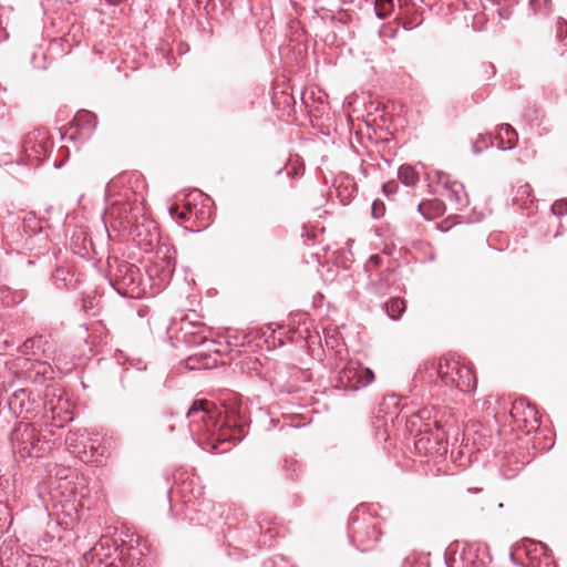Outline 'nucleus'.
Instances as JSON below:
<instances>
[{
  "label": "nucleus",
  "instance_id": "obj_1",
  "mask_svg": "<svg viewBox=\"0 0 567 567\" xmlns=\"http://www.w3.org/2000/svg\"><path fill=\"white\" fill-rule=\"evenodd\" d=\"M186 419L192 437L216 452H225L226 449H220V445L240 442L247 435L246 426L237 424L235 416H223L206 400H195L187 410Z\"/></svg>",
  "mask_w": 567,
  "mask_h": 567
},
{
  "label": "nucleus",
  "instance_id": "obj_2",
  "mask_svg": "<svg viewBox=\"0 0 567 567\" xmlns=\"http://www.w3.org/2000/svg\"><path fill=\"white\" fill-rule=\"evenodd\" d=\"M348 534L351 543L361 551L372 549L381 537L379 522L360 509L351 513L348 523Z\"/></svg>",
  "mask_w": 567,
  "mask_h": 567
},
{
  "label": "nucleus",
  "instance_id": "obj_3",
  "mask_svg": "<svg viewBox=\"0 0 567 567\" xmlns=\"http://www.w3.org/2000/svg\"><path fill=\"white\" fill-rule=\"evenodd\" d=\"M12 449L21 457H40L49 449L48 441H42L37 429L31 423L20 422L10 435Z\"/></svg>",
  "mask_w": 567,
  "mask_h": 567
},
{
  "label": "nucleus",
  "instance_id": "obj_4",
  "mask_svg": "<svg viewBox=\"0 0 567 567\" xmlns=\"http://www.w3.org/2000/svg\"><path fill=\"white\" fill-rule=\"evenodd\" d=\"M53 141L45 128H35L24 135L20 161L25 165L38 167L50 156Z\"/></svg>",
  "mask_w": 567,
  "mask_h": 567
},
{
  "label": "nucleus",
  "instance_id": "obj_5",
  "mask_svg": "<svg viewBox=\"0 0 567 567\" xmlns=\"http://www.w3.org/2000/svg\"><path fill=\"white\" fill-rule=\"evenodd\" d=\"M109 278L114 289L123 295H133L141 281L140 269L125 260L117 257L109 258Z\"/></svg>",
  "mask_w": 567,
  "mask_h": 567
},
{
  "label": "nucleus",
  "instance_id": "obj_6",
  "mask_svg": "<svg viewBox=\"0 0 567 567\" xmlns=\"http://www.w3.org/2000/svg\"><path fill=\"white\" fill-rule=\"evenodd\" d=\"M374 380L371 369L363 367L358 361H348L337 372L334 386L343 391H358L369 385Z\"/></svg>",
  "mask_w": 567,
  "mask_h": 567
},
{
  "label": "nucleus",
  "instance_id": "obj_7",
  "mask_svg": "<svg viewBox=\"0 0 567 567\" xmlns=\"http://www.w3.org/2000/svg\"><path fill=\"white\" fill-rule=\"evenodd\" d=\"M106 218L116 230L130 233L141 219L140 208L133 207L128 202L116 200L106 209Z\"/></svg>",
  "mask_w": 567,
  "mask_h": 567
},
{
  "label": "nucleus",
  "instance_id": "obj_8",
  "mask_svg": "<svg viewBox=\"0 0 567 567\" xmlns=\"http://www.w3.org/2000/svg\"><path fill=\"white\" fill-rule=\"evenodd\" d=\"M132 235L141 249L152 250L159 243V233L153 220L146 219L141 215V219L133 226L128 233Z\"/></svg>",
  "mask_w": 567,
  "mask_h": 567
},
{
  "label": "nucleus",
  "instance_id": "obj_9",
  "mask_svg": "<svg viewBox=\"0 0 567 567\" xmlns=\"http://www.w3.org/2000/svg\"><path fill=\"white\" fill-rule=\"evenodd\" d=\"M435 176L436 183L444 188L442 195L449 198L456 210L463 209L468 205L467 194L464 190L463 184L456 181L451 182L449 175L444 172L436 171Z\"/></svg>",
  "mask_w": 567,
  "mask_h": 567
},
{
  "label": "nucleus",
  "instance_id": "obj_10",
  "mask_svg": "<svg viewBox=\"0 0 567 567\" xmlns=\"http://www.w3.org/2000/svg\"><path fill=\"white\" fill-rule=\"evenodd\" d=\"M118 561L121 567H147L148 557L140 545H126L120 549Z\"/></svg>",
  "mask_w": 567,
  "mask_h": 567
},
{
  "label": "nucleus",
  "instance_id": "obj_11",
  "mask_svg": "<svg viewBox=\"0 0 567 567\" xmlns=\"http://www.w3.org/2000/svg\"><path fill=\"white\" fill-rule=\"evenodd\" d=\"M454 377L455 382L450 383V386H455L462 392H471L476 388V377L468 367L457 365Z\"/></svg>",
  "mask_w": 567,
  "mask_h": 567
},
{
  "label": "nucleus",
  "instance_id": "obj_12",
  "mask_svg": "<svg viewBox=\"0 0 567 567\" xmlns=\"http://www.w3.org/2000/svg\"><path fill=\"white\" fill-rule=\"evenodd\" d=\"M464 558L470 561L473 567H484L492 559L487 547L483 544L468 545L464 551Z\"/></svg>",
  "mask_w": 567,
  "mask_h": 567
},
{
  "label": "nucleus",
  "instance_id": "obj_13",
  "mask_svg": "<svg viewBox=\"0 0 567 567\" xmlns=\"http://www.w3.org/2000/svg\"><path fill=\"white\" fill-rule=\"evenodd\" d=\"M511 415L516 420L523 416V421L525 423L532 421L537 423V410L535 405L530 404L525 398H520L514 401Z\"/></svg>",
  "mask_w": 567,
  "mask_h": 567
},
{
  "label": "nucleus",
  "instance_id": "obj_14",
  "mask_svg": "<svg viewBox=\"0 0 567 567\" xmlns=\"http://www.w3.org/2000/svg\"><path fill=\"white\" fill-rule=\"evenodd\" d=\"M74 124L81 137L89 138L96 127L97 117L89 111H80L74 116Z\"/></svg>",
  "mask_w": 567,
  "mask_h": 567
},
{
  "label": "nucleus",
  "instance_id": "obj_15",
  "mask_svg": "<svg viewBox=\"0 0 567 567\" xmlns=\"http://www.w3.org/2000/svg\"><path fill=\"white\" fill-rule=\"evenodd\" d=\"M18 28V16L12 8L2 9L0 12V42L9 38V29Z\"/></svg>",
  "mask_w": 567,
  "mask_h": 567
},
{
  "label": "nucleus",
  "instance_id": "obj_16",
  "mask_svg": "<svg viewBox=\"0 0 567 567\" xmlns=\"http://www.w3.org/2000/svg\"><path fill=\"white\" fill-rule=\"evenodd\" d=\"M18 28V16L12 8L2 9L0 12V42L9 38V29Z\"/></svg>",
  "mask_w": 567,
  "mask_h": 567
},
{
  "label": "nucleus",
  "instance_id": "obj_17",
  "mask_svg": "<svg viewBox=\"0 0 567 567\" xmlns=\"http://www.w3.org/2000/svg\"><path fill=\"white\" fill-rule=\"evenodd\" d=\"M28 297L25 289H12L8 286L0 287V300L7 307L20 305Z\"/></svg>",
  "mask_w": 567,
  "mask_h": 567
},
{
  "label": "nucleus",
  "instance_id": "obj_18",
  "mask_svg": "<svg viewBox=\"0 0 567 567\" xmlns=\"http://www.w3.org/2000/svg\"><path fill=\"white\" fill-rule=\"evenodd\" d=\"M457 362L449 361L447 359H441L437 363V367H433L436 372V375L443 383L450 385V383L455 382V370L457 368Z\"/></svg>",
  "mask_w": 567,
  "mask_h": 567
},
{
  "label": "nucleus",
  "instance_id": "obj_19",
  "mask_svg": "<svg viewBox=\"0 0 567 567\" xmlns=\"http://www.w3.org/2000/svg\"><path fill=\"white\" fill-rule=\"evenodd\" d=\"M29 403L27 391L23 389L16 390L8 401L10 411L16 415H20L24 411H29Z\"/></svg>",
  "mask_w": 567,
  "mask_h": 567
},
{
  "label": "nucleus",
  "instance_id": "obj_20",
  "mask_svg": "<svg viewBox=\"0 0 567 567\" xmlns=\"http://www.w3.org/2000/svg\"><path fill=\"white\" fill-rule=\"evenodd\" d=\"M385 311L388 316L392 320H398L401 318L403 312L405 311V302L403 299L395 297L391 298L389 301L384 303Z\"/></svg>",
  "mask_w": 567,
  "mask_h": 567
},
{
  "label": "nucleus",
  "instance_id": "obj_21",
  "mask_svg": "<svg viewBox=\"0 0 567 567\" xmlns=\"http://www.w3.org/2000/svg\"><path fill=\"white\" fill-rule=\"evenodd\" d=\"M398 178L405 186H414L419 182V174L411 165H401L398 169Z\"/></svg>",
  "mask_w": 567,
  "mask_h": 567
},
{
  "label": "nucleus",
  "instance_id": "obj_22",
  "mask_svg": "<svg viewBox=\"0 0 567 567\" xmlns=\"http://www.w3.org/2000/svg\"><path fill=\"white\" fill-rule=\"evenodd\" d=\"M157 255L162 256L163 265L162 270L165 272V276L171 277L175 270V258L169 255V248L166 245H161L157 250Z\"/></svg>",
  "mask_w": 567,
  "mask_h": 567
},
{
  "label": "nucleus",
  "instance_id": "obj_23",
  "mask_svg": "<svg viewBox=\"0 0 567 567\" xmlns=\"http://www.w3.org/2000/svg\"><path fill=\"white\" fill-rule=\"evenodd\" d=\"M105 447L101 444L95 445V443L90 444V454L87 455L89 462H100L105 456Z\"/></svg>",
  "mask_w": 567,
  "mask_h": 567
},
{
  "label": "nucleus",
  "instance_id": "obj_24",
  "mask_svg": "<svg viewBox=\"0 0 567 567\" xmlns=\"http://www.w3.org/2000/svg\"><path fill=\"white\" fill-rule=\"evenodd\" d=\"M45 59V54L42 51L34 52L31 56V63L34 69L44 70L47 69Z\"/></svg>",
  "mask_w": 567,
  "mask_h": 567
},
{
  "label": "nucleus",
  "instance_id": "obj_25",
  "mask_svg": "<svg viewBox=\"0 0 567 567\" xmlns=\"http://www.w3.org/2000/svg\"><path fill=\"white\" fill-rule=\"evenodd\" d=\"M388 281L380 279V281L377 284L373 280H371L368 285V290L375 295H382L385 291V289H388Z\"/></svg>",
  "mask_w": 567,
  "mask_h": 567
},
{
  "label": "nucleus",
  "instance_id": "obj_26",
  "mask_svg": "<svg viewBox=\"0 0 567 567\" xmlns=\"http://www.w3.org/2000/svg\"><path fill=\"white\" fill-rule=\"evenodd\" d=\"M422 23V19L417 14L405 17L402 21V27L405 30H413Z\"/></svg>",
  "mask_w": 567,
  "mask_h": 567
},
{
  "label": "nucleus",
  "instance_id": "obj_27",
  "mask_svg": "<svg viewBox=\"0 0 567 567\" xmlns=\"http://www.w3.org/2000/svg\"><path fill=\"white\" fill-rule=\"evenodd\" d=\"M182 497H183V502H184V505L186 506L187 511H195V512L197 511L195 507V502H194L193 497L186 495V486L185 485L182 488Z\"/></svg>",
  "mask_w": 567,
  "mask_h": 567
},
{
  "label": "nucleus",
  "instance_id": "obj_28",
  "mask_svg": "<svg viewBox=\"0 0 567 567\" xmlns=\"http://www.w3.org/2000/svg\"><path fill=\"white\" fill-rule=\"evenodd\" d=\"M557 35L559 38H564L567 35V21L565 19L559 18L556 23Z\"/></svg>",
  "mask_w": 567,
  "mask_h": 567
},
{
  "label": "nucleus",
  "instance_id": "obj_29",
  "mask_svg": "<svg viewBox=\"0 0 567 567\" xmlns=\"http://www.w3.org/2000/svg\"><path fill=\"white\" fill-rule=\"evenodd\" d=\"M68 276V271L64 268H58L52 275L51 279L54 284L58 281H65Z\"/></svg>",
  "mask_w": 567,
  "mask_h": 567
},
{
  "label": "nucleus",
  "instance_id": "obj_30",
  "mask_svg": "<svg viewBox=\"0 0 567 567\" xmlns=\"http://www.w3.org/2000/svg\"><path fill=\"white\" fill-rule=\"evenodd\" d=\"M285 563L284 557L274 556L264 561L262 567H279L280 564Z\"/></svg>",
  "mask_w": 567,
  "mask_h": 567
},
{
  "label": "nucleus",
  "instance_id": "obj_31",
  "mask_svg": "<svg viewBox=\"0 0 567 567\" xmlns=\"http://www.w3.org/2000/svg\"><path fill=\"white\" fill-rule=\"evenodd\" d=\"M551 209L554 214H564L565 212H567V200H558L554 203Z\"/></svg>",
  "mask_w": 567,
  "mask_h": 567
},
{
  "label": "nucleus",
  "instance_id": "obj_32",
  "mask_svg": "<svg viewBox=\"0 0 567 567\" xmlns=\"http://www.w3.org/2000/svg\"><path fill=\"white\" fill-rule=\"evenodd\" d=\"M198 343L202 344V346H207V350L209 352L219 353V350L215 348V341L214 340H208V339L202 337L200 340L198 341Z\"/></svg>",
  "mask_w": 567,
  "mask_h": 567
},
{
  "label": "nucleus",
  "instance_id": "obj_33",
  "mask_svg": "<svg viewBox=\"0 0 567 567\" xmlns=\"http://www.w3.org/2000/svg\"><path fill=\"white\" fill-rule=\"evenodd\" d=\"M398 188V184L395 182H388L382 185V190L384 194L390 195L393 194Z\"/></svg>",
  "mask_w": 567,
  "mask_h": 567
},
{
  "label": "nucleus",
  "instance_id": "obj_34",
  "mask_svg": "<svg viewBox=\"0 0 567 567\" xmlns=\"http://www.w3.org/2000/svg\"><path fill=\"white\" fill-rule=\"evenodd\" d=\"M516 146V140L514 138H508V141L506 143H504L503 141L499 143L498 145V148L502 150V151H507V150H512Z\"/></svg>",
  "mask_w": 567,
  "mask_h": 567
},
{
  "label": "nucleus",
  "instance_id": "obj_35",
  "mask_svg": "<svg viewBox=\"0 0 567 567\" xmlns=\"http://www.w3.org/2000/svg\"><path fill=\"white\" fill-rule=\"evenodd\" d=\"M378 209H383V204H378L377 202H374L371 206V213H372V216L374 218H378L381 216V213H377Z\"/></svg>",
  "mask_w": 567,
  "mask_h": 567
},
{
  "label": "nucleus",
  "instance_id": "obj_36",
  "mask_svg": "<svg viewBox=\"0 0 567 567\" xmlns=\"http://www.w3.org/2000/svg\"><path fill=\"white\" fill-rule=\"evenodd\" d=\"M501 131H503L506 135H509V134L515 135V130L509 124L501 125Z\"/></svg>",
  "mask_w": 567,
  "mask_h": 567
},
{
  "label": "nucleus",
  "instance_id": "obj_37",
  "mask_svg": "<svg viewBox=\"0 0 567 567\" xmlns=\"http://www.w3.org/2000/svg\"><path fill=\"white\" fill-rule=\"evenodd\" d=\"M48 563H50V564H51L52 561H48V560H47V558H44V557H35V558H34L35 567H39V564H41V567H45V565H47Z\"/></svg>",
  "mask_w": 567,
  "mask_h": 567
},
{
  "label": "nucleus",
  "instance_id": "obj_38",
  "mask_svg": "<svg viewBox=\"0 0 567 567\" xmlns=\"http://www.w3.org/2000/svg\"><path fill=\"white\" fill-rule=\"evenodd\" d=\"M424 207H425V204L424 203H420L417 205V210L422 214V216H424L425 218H430V216L424 212Z\"/></svg>",
  "mask_w": 567,
  "mask_h": 567
},
{
  "label": "nucleus",
  "instance_id": "obj_39",
  "mask_svg": "<svg viewBox=\"0 0 567 567\" xmlns=\"http://www.w3.org/2000/svg\"><path fill=\"white\" fill-rule=\"evenodd\" d=\"M125 0H105V2L110 6H118L123 3Z\"/></svg>",
  "mask_w": 567,
  "mask_h": 567
},
{
  "label": "nucleus",
  "instance_id": "obj_40",
  "mask_svg": "<svg viewBox=\"0 0 567 567\" xmlns=\"http://www.w3.org/2000/svg\"><path fill=\"white\" fill-rule=\"evenodd\" d=\"M482 147L477 145V142L473 144V152L475 154H480L482 152Z\"/></svg>",
  "mask_w": 567,
  "mask_h": 567
},
{
  "label": "nucleus",
  "instance_id": "obj_41",
  "mask_svg": "<svg viewBox=\"0 0 567 567\" xmlns=\"http://www.w3.org/2000/svg\"><path fill=\"white\" fill-rule=\"evenodd\" d=\"M187 214H192V207H190V206H188V207H187V212H182V213L178 215V217H179V218H185Z\"/></svg>",
  "mask_w": 567,
  "mask_h": 567
},
{
  "label": "nucleus",
  "instance_id": "obj_42",
  "mask_svg": "<svg viewBox=\"0 0 567 567\" xmlns=\"http://www.w3.org/2000/svg\"><path fill=\"white\" fill-rule=\"evenodd\" d=\"M381 260L380 256L379 255H372L370 257V261L374 262V264H378L379 261Z\"/></svg>",
  "mask_w": 567,
  "mask_h": 567
},
{
  "label": "nucleus",
  "instance_id": "obj_43",
  "mask_svg": "<svg viewBox=\"0 0 567 567\" xmlns=\"http://www.w3.org/2000/svg\"><path fill=\"white\" fill-rule=\"evenodd\" d=\"M207 359H208V357H205V358H204V360H207ZM209 365H210V363H209V362H207V361H204V362L202 363V367H203V368H208Z\"/></svg>",
  "mask_w": 567,
  "mask_h": 567
},
{
  "label": "nucleus",
  "instance_id": "obj_44",
  "mask_svg": "<svg viewBox=\"0 0 567 567\" xmlns=\"http://www.w3.org/2000/svg\"><path fill=\"white\" fill-rule=\"evenodd\" d=\"M426 413H427V411H426V410L420 411V417H421V419H425V417H427V416L425 415Z\"/></svg>",
  "mask_w": 567,
  "mask_h": 567
},
{
  "label": "nucleus",
  "instance_id": "obj_45",
  "mask_svg": "<svg viewBox=\"0 0 567 567\" xmlns=\"http://www.w3.org/2000/svg\"><path fill=\"white\" fill-rule=\"evenodd\" d=\"M377 16L380 19H384L385 18V14L381 13L378 9H377Z\"/></svg>",
  "mask_w": 567,
  "mask_h": 567
},
{
  "label": "nucleus",
  "instance_id": "obj_46",
  "mask_svg": "<svg viewBox=\"0 0 567 567\" xmlns=\"http://www.w3.org/2000/svg\"><path fill=\"white\" fill-rule=\"evenodd\" d=\"M53 167H54V168H60V167H62V163H59V162H56V161H55V162L53 163Z\"/></svg>",
  "mask_w": 567,
  "mask_h": 567
},
{
  "label": "nucleus",
  "instance_id": "obj_47",
  "mask_svg": "<svg viewBox=\"0 0 567 567\" xmlns=\"http://www.w3.org/2000/svg\"><path fill=\"white\" fill-rule=\"evenodd\" d=\"M434 425L436 426V429H440L441 427V422L437 419H435L434 420Z\"/></svg>",
  "mask_w": 567,
  "mask_h": 567
},
{
  "label": "nucleus",
  "instance_id": "obj_48",
  "mask_svg": "<svg viewBox=\"0 0 567 567\" xmlns=\"http://www.w3.org/2000/svg\"><path fill=\"white\" fill-rule=\"evenodd\" d=\"M137 369H138V370H145V369H146V365H143V367H142V365H138V367H137Z\"/></svg>",
  "mask_w": 567,
  "mask_h": 567
},
{
  "label": "nucleus",
  "instance_id": "obj_49",
  "mask_svg": "<svg viewBox=\"0 0 567 567\" xmlns=\"http://www.w3.org/2000/svg\"><path fill=\"white\" fill-rule=\"evenodd\" d=\"M168 430H169V432H173V431L175 430L174 425H171V426L168 427Z\"/></svg>",
  "mask_w": 567,
  "mask_h": 567
}]
</instances>
